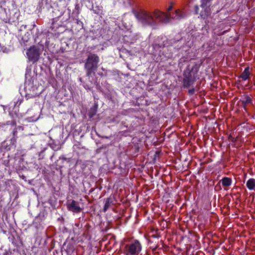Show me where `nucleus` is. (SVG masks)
<instances>
[{"mask_svg":"<svg viewBox=\"0 0 255 255\" xmlns=\"http://www.w3.org/2000/svg\"><path fill=\"white\" fill-rule=\"evenodd\" d=\"M26 54L29 60L35 62L39 58V49L35 46H32L27 50Z\"/></svg>","mask_w":255,"mask_h":255,"instance_id":"nucleus-5","label":"nucleus"},{"mask_svg":"<svg viewBox=\"0 0 255 255\" xmlns=\"http://www.w3.org/2000/svg\"><path fill=\"white\" fill-rule=\"evenodd\" d=\"M250 75L249 71V67H246L241 75V78H242L244 80H247L249 78V76Z\"/></svg>","mask_w":255,"mask_h":255,"instance_id":"nucleus-9","label":"nucleus"},{"mask_svg":"<svg viewBox=\"0 0 255 255\" xmlns=\"http://www.w3.org/2000/svg\"><path fill=\"white\" fill-rule=\"evenodd\" d=\"M10 254L11 253L10 251H5L3 255H10Z\"/></svg>","mask_w":255,"mask_h":255,"instance_id":"nucleus-13","label":"nucleus"},{"mask_svg":"<svg viewBox=\"0 0 255 255\" xmlns=\"http://www.w3.org/2000/svg\"><path fill=\"white\" fill-rule=\"evenodd\" d=\"M109 206V202H107L105 205V210H106L107 208H108Z\"/></svg>","mask_w":255,"mask_h":255,"instance_id":"nucleus-12","label":"nucleus"},{"mask_svg":"<svg viewBox=\"0 0 255 255\" xmlns=\"http://www.w3.org/2000/svg\"><path fill=\"white\" fill-rule=\"evenodd\" d=\"M232 180L229 177H224L222 179V185L224 187H229L231 185Z\"/></svg>","mask_w":255,"mask_h":255,"instance_id":"nucleus-8","label":"nucleus"},{"mask_svg":"<svg viewBox=\"0 0 255 255\" xmlns=\"http://www.w3.org/2000/svg\"><path fill=\"white\" fill-rule=\"evenodd\" d=\"M211 0H201V10L200 12V15L203 19L208 18L211 14Z\"/></svg>","mask_w":255,"mask_h":255,"instance_id":"nucleus-4","label":"nucleus"},{"mask_svg":"<svg viewBox=\"0 0 255 255\" xmlns=\"http://www.w3.org/2000/svg\"><path fill=\"white\" fill-rule=\"evenodd\" d=\"M99 62V58L97 55L91 54L88 56L85 64L87 76H90L93 71L97 70Z\"/></svg>","mask_w":255,"mask_h":255,"instance_id":"nucleus-2","label":"nucleus"},{"mask_svg":"<svg viewBox=\"0 0 255 255\" xmlns=\"http://www.w3.org/2000/svg\"><path fill=\"white\" fill-rule=\"evenodd\" d=\"M141 245L137 240L126 245L124 253L126 255H138L141 250Z\"/></svg>","mask_w":255,"mask_h":255,"instance_id":"nucleus-3","label":"nucleus"},{"mask_svg":"<svg viewBox=\"0 0 255 255\" xmlns=\"http://www.w3.org/2000/svg\"><path fill=\"white\" fill-rule=\"evenodd\" d=\"M194 90L193 89L190 90H189V93H190L191 94H193L194 93Z\"/></svg>","mask_w":255,"mask_h":255,"instance_id":"nucleus-15","label":"nucleus"},{"mask_svg":"<svg viewBox=\"0 0 255 255\" xmlns=\"http://www.w3.org/2000/svg\"><path fill=\"white\" fill-rule=\"evenodd\" d=\"M199 7L198 6H196L195 7V10L196 11V12L197 13L198 12V10H199Z\"/></svg>","mask_w":255,"mask_h":255,"instance_id":"nucleus-14","label":"nucleus"},{"mask_svg":"<svg viewBox=\"0 0 255 255\" xmlns=\"http://www.w3.org/2000/svg\"><path fill=\"white\" fill-rule=\"evenodd\" d=\"M173 4L174 3L173 2L170 3V5L167 8L168 11H170L172 9Z\"/></svg>","mask_w":255,"mask_h":255,"instance_id":"nucleus-11","label":"nucleus"},{"mask_svg":"<svg viewBox=\"0 0 255 255\" xmlns=\"http://www.w3.org/2000/svg\"><path fill=\"white\" fill-rule=\"evenodd\" d=\"M248 188L250 190H254L255 189V179L251 178L249 179L246 183Z\"/></svg>","mask_w":255,"mask_h":255,"instance_id":"nucleus-7","label":"nucleus"},{"mask_svg":"<svg viewBox=\"0 0 255 255\" xmlns=\"http://www.w3.org/2000/svg\"><path fill=\"white\" fill-rule=\"evenodd\" d=\"M186 16V13L179 9L175 10L174 16L155 9L153 11H141L137 14L136 17L143 24L154 26L159 21L168 23L171 19H180Z\"/></svg>","mask_w":255,"mask_h":255,"instance_id":"nucleus-1","label":"nucleus"},{"mask_svg":"<svg viewBox=\"0 0 255 255\" xmlns=\"http://www.w3.org/2000/svg\"><path fill=\"white\" fill-rule=\"evenodd\" d=\"M67 207L69 211L75 213H79L82 211L79 203L75 200L69 202L67 204Z\"/></svg>","mask_w":255,"mask_h":255,"instance_id":"nucleus-6","label":"nucleus"},{"mask_svg":"<svg viewBox=\"0 0 255 255\" xmlns=\"http://www.w3.org/2000/svg\"><path fill=\"white\" fill-rule=\"evenodd\" d=\"M251 102V99L249 96H245L244 98H243L242 99V103L244 106V107L245 108L246 105L250 103Z\"/></svg>","mask_w":255,"mask_h":255,"instance_id":"nucleus-10","label":"nucleus"}]
</instances>
